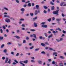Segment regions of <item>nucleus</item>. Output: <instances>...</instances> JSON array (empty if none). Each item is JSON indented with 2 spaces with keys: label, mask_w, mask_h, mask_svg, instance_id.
Wrapping results in <instances>:
<instances>
[{
  "label": "nucleus",
  "mask_w": 66,
  "mask_h": 66,
  "mask_svg": "<svg viewBox=\"0 0 66 66\" xmlns=\"http://www.w3.org/2000/svg\"><path fill=\"white\" fill-rule=\"evenodd\" d=\"M59 10H57L56 11H53V13L54 14H56V16H58L59 15Z\"/></svg>",
  "instance_id": "f257e3e1"
},
{
  "label": "nucleus",
  "mask_w": 66,
  "mask_h": 66,
  "mask_svg": "<svg viewBox=\"0 0 66 66\" xmlns=\"http://www.w3.org/2000/svg\"><path fill=\"white\" fill-rule=\"evenodd\" d=\"M35 13H34V14L35 15H37L38 14V13H40V11L39 10H38V11L36 10L35 11Z\"/></svg>",
  "instance_id": "f03ea898"
},
{
  "label": "nucleus",
  "mask_w": 66,
  "mask_h": 66,
  "mask_svg": "<svg viewBox=\"0 0 66 66\" xmlns=\"http://www.w3.org/2000/svg\"><path fill=\"white\" fill-rule=\"evenodd\" d=\"M34 27H37V23H36V22H34Z\"/></svg>",
  "instance_id": "7ed1b4c3"
},
{
  "label": "nucleus",
  "mask_w": 66,
  "mask_h": 66,
  "mask_svg": "<svg viewBox=\"0 0 66 66\" xmlns=\"http://www.w3.org/2000/svg\"><path fill=\"white\" fill-rule=\"evenodd\" d=\"M7 17L10 18L11 19V20H15L14 18H13L9 16V15H7Z\"/></svg>",
  "instance_id": "20e7f679"
},
{
  "label": "nucleus",
  "mask_w": 66,
  "mask_h": 66,
  "mask_svg": "<svg viewBox=\"0 0 66 66\" xmlns=\"http://www.w3.org/2000/svg\"><path fill=\"white\" fill-rule=\"evenodd\" d=\"M37 62L39 64H42V61L40 60H38L37 61Z\"/></svg>",
  "instance_id": "39448f33"
},
{
  "label": "nucleus",
  "mask_w": 66,
  "mask_h": 66,
  "mask_svg": "<svg viewBox=\"0 0 66 66\" xmlns=\"http://www.w3.org/2000/svg\"><path fill=\"white\" fill-rule=\"evenodd\" d=\"M42 27H43V28H47V25H42Z\"/></svg>",
  "instance_id": "423d86ee"
},
{
  "label": "nucleus",
  "mask_w": 66,
  "mask_h": 66,
  "mask_svg": "<svg viewBox=\"0 0 66 66\" xmlns=\"http://www.w3.org/2000/svg\"><path fill=\"white\" fill-rule=\"evenodd\" d=\"M9 60V58H7L6 59V60L5 61V63H7V61H8V60Z\"/></svg>",
  "instance_id": "0eeeda50"
},
{
  "label": "nucleus",
  "mask_w": 66,
  "mask_h": 66,
  "mask_svg": "<svg viewBox=\"0 0 66 66\" xmlns=\"http://www.w3.org/2000/svg\"><path fill=\"white\" fill-rule=\"evenodd\" d=\"M5 21L6 22H10V19H8L6 20Z\"/></svg>",
  "instance_id": "6e6552de"
},
{
  "label": "nucleus",
  "mask_w": 66,
  "mask_h": 66,
  "mask_svg": "<svg viewBox=\"0 0 66 66\" xmlns=\"http://www.w3.org/2000/svg\"><path fill=\"white\" fill-rule=\"evenodd\" d=\"M33 36L34 37V38H35L36 39L37 38H36V35L35 34H33Z\"/></svg>",
  "instance_id": "1a4fd4ad"
},
{
  "label": "nucleus",
  "mask_w": 66,
  "mask_h": 66,
  "mask_svg": "<svg viewBox=\"0 0 66 66\" xmlns=\"http://www.w3.org/2000/svg\"><path fill=\"white\" fill-rule=\"evenodd\" d=\"M21 11H25V9L24 8H22L20 9Z\"/></svg>",
  "instance_id": "9d476101"
},
{
  "label": "nucleus",
  "mask_w": 66,
  "mask_h": 66,
  "mask_svg": "<svg viewBox=\"0 0 66 66\" xmlns=\"http://www.w3.org/2000/svg\"><path fill=\"white\" fill-rule=\"evenodd\" d=\"M56 30H58L59 31H61V29L59 28H56Z\"/></svg>",
  "instance_id": "9b49d317"
},
{
  "label": "nucleus",
  "mask_w": 66,
  "mask_h": 66,
  "mask_svg": "<svg viewBox=\"0 0 66 66\" xmlns=\"http://www.w3.org/2000/svg\"><path fill=\"white\" fill-rule=\"evenodd\" d=\"M36 8L37 10L39 8V5H37L36 6Z\"/></svg>",
  "instance_id": "f8f14e48"
},
{
  "label": "nucleus",
  "mask_w": 66,
  "mask_h": 66,
  "mask_svg": "<svg viewBox=\"0 0 66 66\" xmlns=\"http://www.w3.org/2000/svg\"><path fill=\"white\" fill-rule=\"evenodd\" d=\"M14 37L18 39H19V38H20V37L17 36H15Z\"/></svg>",
  "instance_id": "ddd939ff"
},
{
  "label": "nucleus",
  "mask_w": 66,
  "mask_h": 66,
  "mask_svg": "<svg viewBox=\"0 0 66 66\" xmlns=\"http://www.w3.org/2000/svg\"><path fill=\"white\" fill-rule=\"evenodd\" d=\"M41 45L42 46H43L44 47H45V46H46V45H45V44L43 43H41Z\"/></svg>",
  "instance_id": "4468645a"
},
{
  "label": "nucleus",
  "mask_w": 66,
  "mask_h": 66,
  "mask_svg": "<svg viewBox=\"0 0 66 66\" xmlns=\"http://www.w3.org/2000/svg\"><path fill=\"white\" fill-rule=\"evenodd\" d=\"M51 10H54V9L55 8L54 6H51Z\"/></svg>",
  "instance_id": "2eb2a0df"
},
{
  "label": "nucleus",
  "mask_w": 66,
  "mask_h": 66,
  "mask_svg": "<svg viewBox=\"0 0 66 66\" xmlns=\"http://www.w3.org/2000/svg\"><path fill=\"white\" fill-rule=\"evenodd\" d=\"M23 62L24 63H25V64H27V63H28V61L27 60Z\"/></svg>",
  "instance_id": "dca6fc26"
},
{
  "label": "nucleus",
  "mask_w": 66,
  "mask_h": 66,
  "mask_svg": "<svg viewBox=\"0 0 66 66\" xmlns=\"http://www.w3.org/2000/svg\"><path fill=\"white\" fill-rule=\"evenodd\" d=\"M56 21H61V19H56Z\"/></svg>",
  "instance_id": "f3484780"
},
{
  "label": "nucleus",
  "mask_w": 66,
  "mask_h": 66,
  "mask_svg": "<svg viewBox=\"0 0 66 66\" xmlns=\"http://www.w3.org/2000/svg\"><path fill=\"white\" fill-rule=\"evenodd\" d=\"M3 52H4V53H6L7 52V50L6 49H5L3 51Z\"/></svg>",
  "instance_id": "a211bd4d"
},
{
  "label": "nucleus",
  "mask_w": 66,
  "mask_h": 66,
  "mask_svg": "<svg viewBox=\"0 0 66 66\" xmlns=\"http://www.w3.org/2000/svg\"><path fill=\"white\" fill-rule=\"evenodd\" d=\"M65 3V2H62L61 4H60V6H63V4Z\"/></svg>",
  "instance_id": "6ab92c4d"
},
{
  "label": "nucleus",
  "mask_w": 66,
  "mask_h": 66,
  "mask_svg": "<svg viewBox=\"0 0 66 66\" xmlns=\"http://www.w3.org/2000/svg\"><path fill=\"white\" fill-rule=\"evenodd\" d=\"M31 6V4L30 3H29L28 4V6Z\"/></svg>",
  "instance_id": "aec40b11"
},
{
  "label": "nucleus",
  "mask_w": 66,
  "mask_h": 66,
  "mask_svg": "<svg viewBox=\"0 0 66 66\" xmlns=\"http://www.w3.org/2000/svg\"><path fill=\"white\" fill-rule=\"evenodd\" d=\"M51 20V18L47 19V21L49 22H50Z\"/></svg>",
  "instance_id": "412c9836"
},
{
  "label": "nucleus",
  "mask_w": 66,
  "mask_h": 66,
  "mask_svg": "<svg viewBox=\"0 0 66 66\" xmlns=\"http://www.w3.org/2000/svg\"><path fill=\"white\" fill-rule=\"evenodd\" d=\"M22 63H24V62L23 61H20L19 62V63L20 64H22Z\"/></svg>",
  "instance_id": "4be33fe9"
},
{
  "label": "nucleus",
  "mask_w": 66,
  "mask_h": 66,
  "mask_svg": "<svg viewBox=\"0 0 66 66\" xmlns=\"http://www.w3.org/2000/svg\"><path fill=\"white\" fill-rule=\"evenodd\" d=\"M39 50V48H36L35 49V51H38Z\"/></svg>",
  "instance_id": "5701e85b"
},
{
  "label": "nucleus",
  "mask_w": 66,
  "mask_h": 66,
  "mask_svg": "<svg viewBox=\"0 0 66 66\" xmlns=\"http://www.w3.org/2000/svg\"><path fill=\"white\" fill-rule=\"evenodd\" d=\"M60 59H64V57L62 56H61L60 57Z\"/></svg>",
  "instance_id": "b1692460"
},
{
  "label": "nucleus",
  "mask_w": 66,
  "mask_h": 66,
  "mask_svg": "<svg viewBox=\"0 0 66 66\" xmlns=\"http://www.w3.org/2000/svg\"><path fill=\"white\" fill-rule=\"evenodd\" d=\"M44 43L45 44H46V45H49L48 43L47 42H45Z\"/></svg>",
  "instance_id": "393cba45"
},
{
  "label": "nucleus",
  "mask_w": 66,
  "mask_h": 66,
  "mask_svg": "<svg viewBox=\"0 0 66 66\" xmlns=\"http://www.w3.org/2000/svg\"><path fill=\"white\" fill-rule=\"evenodd\" d=\"M15 2H16L17 3H19V1L18 0H16L15 1Z\"/></svg>",
  "instance_id": "a878e982"
},
{
  "label": "nucleus",
  "mask_w": 66,
  "mask_h": 66,
  "mask_svg": "<svg viewBox=\"0 0 66 66\" xmlns=\"http://www.w3.org/2000/svg\"><path fill=\"white\" fill-rule=\"evenodd\" d=\"M59 65L60 66H64L63 65V63H59Z\"/></svg>",
  "instance_id": "bb28decb"
},
{
  "label": "nucleus",
  "mask_w": 66,
  "mask_h": 66,
  "mask_svg": "<svg viewBox=\"0 0 66 66\" xmlns=\"http://www.w3.org/2000/svg\"><path fill=\"white\" fill-rule=\"evenodd\" d=\"M52 37V35H49L48 36V38H51V37Z\"/></svg>",
  "instance_id": "cd10ccee"
},
{
  "label": "nucleus",
  "mask_w": 66,
  "mask_h": 66,
  "mask_svg": "<svg viewBox=\"0 0 66 66\" xmlns=\"http://www.w3.org/2000/svg\"><path fill=\"white\" fill-rule=\"evenodd\" d=\"M50 3L51 4V5H54V3H53L52 2H50Z\"/></svg>",
  "instance_id": "c85d7f7f"
},
{
  "label": "nucleus",
  "mask_w": 66,
  "mask_h": 66,
  "mask_svg": "<svg viewBox=\"0 0 66 66\" xmlns=\"http://www.w3.org/2000/svg\"><path fill=\"white\" fill-rule=\"evenodd\" d=\"M39 39H43V37L42 36H39Z\"/></svg>",
  "instance_id": "c756f323"
},
{
  "label": "nucleus",
  "mask_w": 66,
  "mask_h": 66,
  "mask_svg": "<svg viewBox=\"0 0 66 66\" xmlns=\"http://www.w3.org/2000/svg\"><path fill=\"white\" fill-rule=\"evenodd\" d=\"M56 54H57V53L56 52H54L53 53V55H54Z\"/></svg>",
  "instance_id": "7c9ffc66"
},
{
  "label": "nucleus",
  "mask_w": 66,
  "mask_h": 66,
  "mask_svg": "<svg viewBox=\"0 0 66 66\" xmlns=\"http://www.w3.org/2000/svg\"><path fill=\"white\" fill-rule=\"evenodd\" d=\"M43 7L45 9H48V7L46 6H44Z\"/></svg>",
  "instance_id": "2f4dec72"
},
{
  "label": "nucleus",
  "mask_w": 66,
  "mask_h": 66,
  "mask_svg": "<svg viewBox=\"0 0 66 66\" xmlns=\"http://www.w3.org/2000/svg\"><path fill=\"white\" fill-rule=\"evenodd\" d=\"M46 23V22H43L41 23V24H45Z\"/></svg>",
  "instance_id": "473e14b6"
},
{
  "label": "nucleus",
  "mask_w": 66,
  "mask_h": 66,
  "mask_svg": "<svg viewBox=\"0 0 66 66\" xmlns=\"http://www.w3.org/2000/svg\"><path fill=\"white\" fill-rule=\"evenodd\" d=\"M7 63L10 64H11V59L9 60L7 62Z\"/></svg>",
  "instance_id": "72a5a7b5"
},
{
  "label": "nucleus",
  "mask_w": 66,
  "mask_h": 66,
  "mask_svg": "<svg viewBox=\"0 0 66 66\" xmlns=\"http://www.w3.org/2000/svg\"><path fill=\"white\" fill-rule=\"evenodd\" d=\"M30 15L31 16H33V13H30Z\"/></svg>",
  "instance_id": "f704fd0d"
},
{
  "label": "nucleus",
  "mask_w": 66,
  "mask_h": 66,
  "mask_svg": "<svg viewBox=\"0 0 66 66\" xmlns=\"http://www.w3.org/2000/svg\"><path fill=\"white\" fill-rule=\"evenodd\" d=\"M12 44V43L11 42H9L7 43L8 45H11V44Z\"/></svg>",
  "instance_id": "c9c22d12"
},
{
  "label": "nucleus",
  "mask_w": 66,
  "mask_h": 66,
  "mask_svg": "<svg viewBox=\"0 0 66 66\" xmlns=\"http://www.w3.org/2000/svg\"><path fill=\"white\" fill-rule=\"evenodd\" d=\"M3 38V37H0V40H2Z\"/></svg>",
  "instance_id": "e433bc0d"
},
{
  "label": "nucleus",
  "mask_w": 66,
  "mask_h": 66,
  "mask_svg": "<svg viewBox=\"0 0 66 66\" xmlns=\"http://www.w3.org/2000/svg\"><path fill=\"white\" fill-rule=\"evenodd\" d=\"M26 40H29V38L28 37H26Z\"/></svg>",
  "instance_id": "4c0bfd02"
},
{
  "label": "nucleus",
  "mask_w": 66,
  "mask_h": 66,
  "mask_svg": "<svg viewBox=\"0 0 66 66\" xmlns=\"http://www.w3.org/2000/svg\"><path fill=\"white\" fill-rule=\"evenodd\" d=\"M23 44H25V43H26V41L25 40H23Z\"/></svg>",
  "instance_id": "58836bf2"
},
{
  "label": "nucleus",
  "mask_w": 66,
  "mask_h": 66,
  "mask_svg": "<svg viewBox=\"0 0 66 66\" xmlns=\"http://www.w3.org/2000/svg\"><path fill=\"white\" fill-rule=\"evenodd\" d=\"M45 36L46 37H47V34L46 33H44Z\"/></svg>",
  "instance_id": "ea45409f"
},
{
  "label": "nucleus",
  "mask_w": 66,
  "mask_h": 66,
  "mask_svg": "<svg viewBox=\"0 0 66 66\" xmlns=\"http://www.w3.org/2000/svg\"><path fill=\"white\" fill-rule=\"evenodd\" d=\"M0 31L1 33H3V30H2V29H1V30H0Z\"/></svg>",
  "instance_id": "a19ab883"
},
{
  "label": "nucleus",
  "mask_w": 66,
  "mask_h": 66,
  "mask_svg": "<svg viewBox=\"0 0 66 66\" xmlns=\"http://www.w3.org/2000/svg\"><path fill=\"white\" fill-rule=\"evenodd\" d=\"M37 18V17L36 16L35 18H33V19L34 20H35Z\"/></svg>",
  "instance_id": "79ce46f5"
},
{
  "label": "nucleus",
  "mask_w": 66,
  "mask_h": 66,
  "mask_svg": "<svg viewBox=\"0 0 66 66\" xmlns=\"http://www.w3.org/2000/svg\"><path fill=\"white\" fill-rule=\"evenodd\" d=\"M25 49L26 50H28V49H29V48L27 47H25Z\"/></svg>",
  "instance_id": "37998d69"
},
{
  "label": "nucleus",
  "mask_w": 66,
  "mask_h": 66,
  "mask_svg": "<svg viewBox=\"0 0 66 66\" xmlns=\"http://www.w3.org/2000/svg\"><path fill=\"white\" fill-rule=\"evenodd\" d=\"M14 61L16 63H18V62L16 60H15Z\"/></svg>",
  "instance_id": "c03bdc74"
},
{
  "label": "nucleus",
  "mask_w": 66,
  "mask_h": 66,
  "mask_svg": "<svg viewBox=\"0 0 66 66\" xmlns=\"http://www.w3.org/2000/svg\"><path fill=\"white\" fill-rule=\"evenodd\" d=\"M20 21H23L24 20V19H21L19 20Z\"/></svg>",
  "instance_id": "a18cd8bd"
},
{
  "label": "nucleus",
  "mask_w": 66,
  "mask_h": 66,
  "mask_svg": "<svg viewBox=\"0 0 66 66\" xmlns=\"http://www.w3.org/2000/svg\"><path fill=\"white\" fill-rule=\"evenodd\" d=\"M4 46V44H2L1 46V48H3V47Z\"/></svg>",
  "instance_id": "49530a36"
},
{
  "label": "nucleus",
  "mask_w": 66,
  "mask_h": 66,
  "mask_svg": "<svg viewBox=\"0 0 66 66\" xmlns=\"http://www.w3.org/2000/svg\"><path fill=\"white\" fill-rule=\"evenodd\" d=\"M41 53L42 54H45V52L44 51H42L41 52Z\"/></svg>",
  "instance_id": "de8ad7c7"
},
{
  "label": "nucleus",
  "mask_w": 66,
  "mask_h": 66,
  "mask_svg": "<svg viewBox=\"0 0 66 66\" xmlns=\"http://www.w3.org/2000/svg\"><path fill=\"white\" fill-rule=\"evenodd\" d=\"M4 9L5 10H6V11H8V9L7 8H6L5 7H4Z\"/></svg>",
  "instance_id": "09e8293b"
},
{
  "label": "nucleus",
  "mask_w": 66,
  "mask_h": 66,
  "mask_svg": "<svg viewBox=\"0 0 66 66\" xmlns=\"http://www.w3.org/2000/svg\"><path fill=\"white\" fill-rule=\"evenodd\" d=\"M62 40H63V38H61L60 39V40H59V41H62Z\"/></svg>",
  "instance_id": "8fccbe9b"
},
{
  "label": "nucleus",
  "mask_w": 66,
  "mask_h": 66,
  "mask_svg": "<svg viewBox=\"0 0 66 66\" xmlns=\"http://www.w3.org/2000/svg\"><path fill=\"white\" fill-rule=\"evenodd\" d=\"M5 57H3L2 58V60H5Z\"/></svg>",
  "instance_id": "3c124183"
},
{
  "label": "nucleus",
  "mask_w": 66,
  "mask_h": 66,
  "mask_svg": "<svg viewBox=\"0 0 66 66\" xmlns=\"http://www.w3.org/2000/svg\"><path fill=\"white\" fill-rule=\"evenodd\" d=\"M31 31H32L33 32H34V31H35V29H31Z\"/></svg>",
  "instance_id": "603ef678"
},
{
  "label": "nucleus",
  "mask_w": 66,
  "mask_h": 66,
  "mask_svg": "<svg viewBox=\"0 0 66 66\" xmlns=\"http://www.w3.org/2000/svg\"><path fill=\"white\" fill-rule=\"evenodd\" d=\"M61 15L62 17H65V15L63 13H62Z\"/></svg>",
  "instance_id": "864d4df0"
},
{
  "label": "nucleus",
  "mask_w": 66,
  "mask_h": 66,
  "mask_svg": "<svg viewBox=\"0 0 66 66\" xmlns=\"http://www.w3.org/2000/svg\"><path fill=\"white\" fill-rule=\"evenodd\" d=\"M19 55V53H17L16 55V56H18Z\"/></svg>",
  "instance_id": "5fc2aeb1"
},
{
  "label": "nucleus",
  "mask_w": 66,
  "mask_h": 66,
  "mask_svg": "<svg viewBox=\"0 0 66 66\" xmlns=\"http://www.w3.org/2000/svg\"><path fill=\"white\" fill-rule=\"evenodd\" d=\"M26 54H27V55H31V54L29 53H27Z\"/></svg>",
  "instance_id": "6e6d98bb"
},
{
  "label": "nucleus",
  "mask_w": 66,
  "mask_h": 66,
  "mask_svg": "<svg viewBox=\"0 0 66 66\" xmlns=\"http://www.w3.org/2000/svg\"><path fill=\"white\" fill-rule=\"evenodd\" d=\"M43 12L44 13H46L47 11L45 10H44L43 11Z\"/></svg>",
  "instance_id": "4d7b16f0"
},
{
  "label": "nucleus",
  "mask_w": 66,
  "mask_h": 66,
  "mask_svg": "<svg viewBox=\"0 0 66 66\" xmlns=\"http://www.w3.org/2000/svg\"><path fill=\"white\" fill-rule=\"evenodd\" d=\"M48 61L50 62L51 61V59H48Z\"/></svg>",
  "instance_id": "13d9d810"
},
{
  "label": "nucleus",
  "mask_w": 66,
  "mask_h": 66,
  "mask_svg": "<svg viewBox=\"0 0 66 66\" xmlns=\"http://www.w3.org/2000/svg\"><path fill=\"white\" fill-rule=\"evenodd\" d=\"M33 48H34V47L33 46H32L31 47H30V49H33Z\"/></svg>",
  "instance_id": "bf43d9fd"
},
{
  "label": "nucleus",
  "mask_w": 66,
  "mask_h": 66,
  "mask_svg": "<svg viewBox=\"0 0 66 66\" xmlns=\"http://www.w3.org/2000/svg\"><path fill=\"white\" fill-rule=\"evenodd\" d=\"M6 32H7V33H9V29H6Z\"/></svg>",
  "instance_id": "052dcab7"
},
{
  "label": "nucleus",
  "mask_w": 66,
  "mask_h": 66,
  "mask_svg": "<svg viewBox=\"0 0 66 66\" xmlns=\"http://www.w3.org/2000/svg\"><path fill=\"white\" fill-rule=\"evenodd\" d=\"M21 26L22 27H25V26H24V24H22Z\"/></svg>",
  "instance_id": "680f3d73"
},
{
  "label": "nucleus",
  "mask_w": 66,
  "mask_h": 66,
  "mask_svg": "<svg viewBox=\"0 0 66 66\" xmlns=\"http://www.w3.org/2000/svg\"><path fill=\"white\" fill-rule=\"evenodd\" d=\"M3 29H5L6 28H5V26H3Z\"/></svg>",
  "instance_id": "e2e57ef3"
},
{
  "label": "nucleus",
  "mask_w": 66,
  "mask_h": 66,
  "mask_svg": "<svg viewBox=\"0 0 66 66\" xmlns=\"http://www.w3.org/2000/svg\"><path fill=\"white\" fill-rule=\"evenodd\" d=\"M66 31L64 30H63L62 32L63 33H65Z\"/></svg>",
  "instance_id": "0e129e2a"
},
{
  "label": "nucleus",
  "mask_w": 66,
  "mask_h": 66,
  "mask_svg": "<svg viewBox=\"0 0 66 66\" xmlns=\"http://www.w3.org/2000/svg\"><path fill=\"white\" fill-rule=\"evenodd\" d=\"M52 64H55V62L53 61L52 62Z\"/></svg>",
  "instance_id": "69168bd1"
},
{
  "label": "nucleus",
  "mask_w": 66,
  "mask_h": 66,
  "mask_svg": "<svg viewBox=\"0 0 66 66\" xmlns=\"http://www.w3.org/2000/svg\"><path fill=\"white\" fill-rule=\"evenodd\" d=\"M35 61L33 60H31V62H32V63H33V62H35Z\"/></svg>",
  "instance_id": "338daca9"
},
{
  "label": "nucleus",
  "mask_w": 66,
  "mask_h": 66,
  "mask_svg": "<svg viewBox=\"0 0 66 66\" xmlns=\"http://www.w3.org/2000/svg\"><path fill=\"white\" fill-rule=\"evenodd\" d=\"M18 45L19 46H21L22 45V44H18Z\"/></svg>",
  "instance_id": "774afa93"
}]
</instances>
